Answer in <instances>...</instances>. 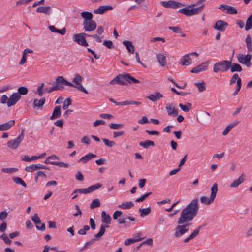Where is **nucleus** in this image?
<instances>
[{"label": "nucleus", "mask_w": 252, "mask_h": 252, "mask_svg": "<svg viewBox=\"0 0 252 252\" xmlns=\"http://www.w3.org/2000/svg\"><path fill=\"white\" fill-rule=\"evenodd\" d=\"M199 208L198 200L197 198L193 199L184 208L180 214L177 220V225L175 229L174 236L179 237L188 231L190 224L188 222L192 220L196 216Z\"/></svg>", "instance_id": "f257e3e1"}, {"label": "nucleus", "mask_w": 252, "mask_h": 252, "mask_svg": "<svg viewBox=\"0 0 252 252\" xmlns=\"http://www.w3.org/2000/svg\"><path fill=\"white\" fill-rule=\"evenodd\" d=\"M139 83L140 81L139 80L133 77L129 73L119 74L110 82V84L111 85L118 84L121 85H127L128 84Z\"/></svg>", "instance_id": "f03ea898"}, {"label": "nucleus", "mask_w": 252, "mask_h": 252, "mask_svg": "<svg viewBox=\"0 0 252 252\" xmlns=\"http://www.w3.org/2000/svg\"><path fill=\"white\" fill-rule=\"evenodd\" d=\"M55 85L51 87L49 89L45 88L43 89V92L50 93L53 91L57 90H62L64 89V86H73L72 83L67 81L64 77L62 76H58L55 80L54 83Z\"/></svg>", "instance_id": "7ed1b4c3"}, {"label": "nucleus", "mask_w": 252, "mask_h": 252, "mask_svg": "<svg viewBox=\"0 0 252 252\" xmlns=\"http://www.w3.org/2000/svg\"><path fill=\"white\" fill-rule=\"evenodd\" d=\"M231 66V60H223L214 64L213 71L215 73L219 72H226Z\"/></svg>", "instance_id": "20e7f679"}, {"label": "nucleus", "mask_w": 252, "mask_h": 252, "mask_svg": "<svg viewBox=\"0 0 252 252\" xmlns=\"http://www.w3.org/2000/svg\"><path fill=\"white\" fill-rule=\"evenodd\" d=\"M218 191V185L216 183L213 184L211 188V195L208 198L206 196H202L200 198V202L206 205H210L213 202L216 197L217 192Z\"/></svg>", "instance_id": "39448f33"}, {"label": "nucleus", "mask_w": 252, "mask_h": 252, "mask_svg": "<svg viewBox=\"0 0 252 252\" xmlns=\"http://www.w3.org/2000/svg\"><path fill=\"white\" fill-rule=\"evenodd\" d=\"M24 135V130L22 129L21 133L18 137L7 142V146L11 149H16L19 146L21 142L23 141Z\"/></svg>", "instance_id": "423d86ee"}, {"label": "nucleus", "mask_w": 252, "mask_h": 252, "mask_svg": "<svg viewBox=\"0 0 252 252\" xmlns=\"http://www.w3.org/2000/svg\"><path fill=\"white\" fill-rule=\"evenodd\" d=\"M102 186V184L97 183L96 184L92 185L87 188L76 189L74 190L73 193H79L82 194H88L100 188Z\"/></svg>", "instance_id": "0eeeda50"}, {"label": "nucleus", "mask_w": 252, "mask_h": 252, "mask_svg": "<svg viewBox=\"0 0 252 252\" xmlns=\"http://www.w3.org/2000/svg\"><path fill=\"white\" fill-rule=\"evenodd\" d=\"M237 59L239 63L245 64L247 67H250L252 65L251 60L252 59V56L248 54L244 55L239 53L237 55Z\"/></svg>", "instance_id": "6e6552de"}, {"label": "nucleus", "mask_w": 252, "mask_h": 252, "mask_svg": "<svg viewBox=\"0 0 252 252\" xmlns=\"http://www.w3.org/2000/svg\"><path fill=\"white\" fill-rule=\"evenodd\" d=\"M83 78L78 73H76L74 75V78L73 79L72 82L75 83L76 85L74 84L72 87L77 88L78 90L82 91L85 94H88L87 90L81 85Z\"/></svg>", "instance_id": "1a4fd4ad"}, {"label": "nucleus", "mask_w": 252, "mask_h": 252, "mask_svg": "<svg viewBox=\"0 0 252 252\" xmlns=\"http://www.w3.org/2000/svg\"><path fill=\"white\" fill-rule=\"evenodd\" d=\"M85 36H87V34L86 33H80L74 34L73 35V40L77 42L79 45L87 47L89 44L86 42Z\"/></svg>", "instance_id": "9d476101"}, {"label": "nucleus", "mask_w": 252, "mask_h": 252, "mask_svg": "<svg viewBox=\"0 0 252 252\" xmlns=\"http://www.w3.org/2000/svg\"><path fill=\"white\" fill-rule=\"evenodd\" d=\"M161 4L165 8L177 9L183 6L182 3L175 1H161Z\"/></svg>", "instance_id": "9b49d317"}, {"label": "nucleus", "mask_w": 252, "mask_h": 252, "mask_svg": "<svg viewBox=\"0 0 252 252\" xmlns=\"http://www.w3.org/2000/svg\"><path fill=\"white\" fill-rule=\"evenodd\" d=\"M96 23L92 20L85 22H83V29L85 31H93L96 28Z\"/></svg>", "instance_id": "f8f14e48"}, {"label": "nucleus", "mask_w": 252, "mask_h": 252, "mask_svg": "<svg viewBox=\"0 0 252 252\" xmlns=\"http://www.w3.org/2000/svg\"><path fill=\"white\" fill-rule=\"evenodd\" d=\"M21 95L17 93L12 94L9 97L7 102L8 107H11L16 104L20 99Z\"/></svg>", "instance_id": "ddd939ff"}, {"label": "nucleus", "mask_w": 252, "mask_h": 252, "mask_svg": "<svg viewBox=\"0 0 252 252\" xmlns=\"http://www.w3.org/2000/svg\"><path fill=\"white\" fill-rule=\"evenodd\" d=\"M195 6V4H192L189 5L188 7V8H184L179 9V12L180 13H182L187 16H191L192 15H194V11L193 10V8L190 9L192 7Z\"/></svg>", "instance_id": "4468645a"}, {"label": "nucleus", "mask_w": 252, "mask_h": 252, "mask_svg": "<svg viewBox=\"0 0 252 252\" xmlns=\"http://www.w3.org/2000/svg\"><path fill=\"white\" fill-rule=\"evenodd\" d=\"M228 26V24L227 22H225L223 20H218L217 21L215 25L214 28L220 31H224L226 28Z\"/></svg>", "instance_id": "2eb2a0df"}, {"label": "nucleus", "mask_w": 252, "mask_h": 252, "mask_svg": "<svg viewBox=\"0 0 252 252\" xmlns=\"http://www.w3.org/2000/svg\"><path fill=\"white\" fill-rule=\"evenodd\" d=\"M15 122L14 120H10L9 121L0 124V131H6L10 129L14 125Z\"/></svg>", "instance_id": "dca6fc26"}, {"label": "nucleus", "mask_w": 252, "mask_h": 252, "mask_svg": "<svg viewBox=\"0 0 252 252\" xmlns=\"http://www.w3.org/2000/svg\"><path fill=\"white\" fill-rule=\"evenodd\" d=\"M208 64L206 63H203L201 64L193 67L190 71L192 73H198L201 71L206 70L207 68Z\"/></svg>", "instance_id": "f3484780"}, {"label": "nucleus", "mask_w": 252, "mask_h": 252, "mask_svg": "<svg viewBox=\"0 0 252 252\" xmlns=\"http://www.w3.org/2000/svg\"><path fill=\"white\" fill-rule=\"evenodd\" d=\"M113 7L109 5H103L99 6L94 10V13L96 14H103L107 10H112Z\"/></svg>", "instance_id": "a211bd4d"}, {"label": "nucleus", "mask_w": 252, "mask_h": 252, "mask_svg": "<svg viewBox=\"0 0 252 252\" xmlns=\"http://www.w3.org/2000/svg\"><path fill=\"white\" fill-rule=\"evenodd\" d=\"M218 8L222 10H227L226 13L227 14H236L237 13V11L235 8L225 4L220 5Z\"/></svg>", "instance_id": "6ab92c4d"}, {"label": "nucleus", "mask_w": 252, "mask_h": 252, "mask_svg": "<svg viewBox=\"0 0 252 252\" xmlns=\"http://www.w3.org/2000/svg\"><path fill=\"white\" fill-rule=\"evenodd\" d=\"M163 97L162 94L159 92H155L153 94H150L147 97L148 99L152 101L156 102Z\"/></svg>", "instance_id": "aec40b11"}, {"label": "nucleus", "mask_w": 252, "mask_h": 252, "mask_svg": "<svg viewBox=\"0 0 252 252\" xmlns=\"http://www.w3.org/2000/svg\"><path fill=\"white\" fill-rule=\"evenodd\" d=\"M156 56L159 65L162 67L166 66L167 64L166 57L162 54H156Z\"/></svg>", "instance_id": "412c9836"}, {"label": "nucleus", "mask_w": 252, "mask_h": 252, "mask_svg": "<svg viewBox=\"0 0 252 252\" xmlns=\"http://www.w3.org/2000/svg\"><path fill=\"white\" fill-rule=\"evenodd\" d=\"M166 109L169 115L176 116L178 114V110L172 104H167L166 106Z\"/></svg>", "instance_id": "4be33fe9"}, {"label": "nucleus", "mask_w": 252, "mask_h": 252, "mask_svg": "<svg viewBox=\"0 0 252 252\" xmlns=\"http://www.w3.org/2000/svg\"><path fill=\"white\" fill-rule=\"evenodd\" d=\"M81 16L83 18V22H85L93 20V15L89 11H83L81 13Z\"/></svg>", "instance_id": "5701e85b"}, {"label": "nucleus", "mask_w": 252, "mask_h": 252, "mask_svg": "<svg viewBox=\"0 0 252 252\" xmlns=\"http://www.w3.org/2000/svg\"><path fill=\"white\" fill-rule=\"evenodd\" d=\"M184 58L181 60L180 64L183 66H188L191 64L192 60L189 57V54H186L183 56Z\"/></svg>", "instance_id": "b1692460"}, {"label": "nucleus", "mask_w": 252, "mask_h": 252, "mask_svg": "<svg viewBox=\"0 0 252 252\" xmlns=\"http://www.w3.org/2000/svg\"><path fill=\"white\" fill-rule=\"evenodd\" d=\"M61 115V106H57L54 108L52 115L50 116L51 120H54L59 118Z\"/></svg>", "instance_id": "393cba45"}, {"label": "nucleus", "mask_w": 252, "mask_h": 252, "mask_svg": "<svg viewBox=\"0 0 252 252\" xmlns=\"http://www.w3.org/2000/svg\"><path fill=\"white\" fill-rule=\"evenodd\" d=\"M51 9L49 6L43 7L39 6L36 9V12L40 13H44L46 15H49L50 14Z\"/></svg>", "instance_id": "a878e982"}, {"label": "nucleus", "mask_w": 252, "mask_h": 252, "mask_svg": "<svg viewBox=\"0 0 252 252\" xmlns=\"http://www.w3.org/2000/svg\"><path fill=\"white\" fill-rule=\"evenodd\" d=\"M244 174H242L239 178L235 180H234L231 184H230V186L231 188H236L240 184L242 183L244 181Z\"/></svg>", "instance_id": "bb28decb"}, {"label": "nucleus", "mask_w": 252, "mask_h": 252, "mask_svg": "<svg viewBox=\"0 0 252 252\" xmlns=\"http://www.w3.org/2000/svg\"><path fill=\"white\" fill-rule=\"evenodd\" d=\"M123 44L130 53L133 54L134 53V47L130 41L124 40L123 41Z\"/></svg>", "instance_id": "cd10ccee"}, {"label": "nucleus", "mask_w": 252, "mask_h": 252, "mask_svg": "<svg viewBox=\"0 0 252 252\" xmlns=\"http://www.w3.org/2000/svg\"><path fill=\"white\" fill-rule=\"evenodd\" d=\"M101 221L104 223L110 224L111 223V217L109 214H107L104 211H102L101 213Z\"/></svg>", "instance_id": "c85d7f7f"}, {"label": "nucleus", "mask_w": 252, "mask_h": 252, "mask_svg": "<svg viewBox=\"0 0 252 252\" xmlns=\"http://www.w3.org/2000/svg\"><path fill=\"white\" fill-rule=\"evenodd\" d=\"M209 116L210 114L209 113L207 112H202L199 115V120H198V121L201 123L207 122L209 119Z\"/></svg>", "instance_id": "c756f323"}, {"label": "nucleus", "mask_w": 252, "mask_h": 252, "mask_svg": "<svg viewBox=\"0 0 252 252\" xmlns=\"http://www.w3.org/2000/svg\"><path fill=\"white\" fill-rule=\"evenodd\" d=\"M46 101L45 98H42L39 100L34 99L33 102V105L34 107H41L45 104Z\"/></svg>", "instance_id": "7c9ffc66"}, {"label": "nucleus", "mask_w": 252, "mask_h": 252, "mask_svg": "<svg viewBox=\"0 0 252 252\" xmlns=\"http://www.w3.org/2000/svg\"><path fill=\"white\" fill-rule=\"evenodd\" d=\"M96 155L92 153H89L86 156L82 157L79 160V162H83V163H86L88 160L91 159L92 158H95Z\"/></svg>", "instance_id": "2f4dec72"}, {"label": "nucleus", "mask_w": 252, "mask_h": 252, "mask_svg": "<svg viewBox=\"0 0 252 252\" xmlns=\"http://www.w3.org/2000/svg\"><path fill=\"white\" fill-rule=\"evenodd\" d=\"M245 42L248 52H251L252 51V38L250 34L247 35Z\"/></svg>", "instance_id": "473e14b6"}, {"label": "nucleus", "mask_w": 252, "mask_h": 252, "mask_svg": "<svg viewBox=\"0 0 252 252\" xmlns=\"http://www.w3.org/2000/svg\"><path fill=\"white\" fill-rule=\"evenodd\" d=\"M134 204L132 201L124 202L119 205V208L122 209H129L133 207Z\"/></svg>", "instance_id": "72a5a7b5"}, {"label": "nucleus", "mask_w": 252, "mask_h": 252, "mask_svg": "<svg viewBox=\"0 0 252 252\" xmlns=\"http://www.w3.org/2000/svg\"><path fill=\"white\" fill-rule=\"evenodd\" d=\"M139 145L143 147L144 148L147 149L150 146H154L155 145V143L153 141L146 140L143 142H140Z\"/></svg>", "instance_id": "f704fd0d"}, {"label": "nucleus", "mask_w": 252, "mask_h": 252, "mask_svg": "<svg viewBox=\"0 0 252 252\" xmlns=\"http://www.w3.org/2000/svg\"><path fill=\"white\" fill-rule=\"evenodd\" d=\"M231 72L233 73L235 72H241L242 70L241 66L236 63H231V66L230 67Z\"/></svg>", "instance_id": "c9c22d12"}, {"label": "nucleus", "mask_w": 252, "mask_h": 252, "mask_svg": "<svg viewBox=\"0 0 252 252\" xmlns=\"http://www.w3.org/2000/svg\"><path fill=\"white\" fill-rule=\"evenodd\" d=\"M238 124L237 122L229 124L222 132L223 135H227L228 132Z\"/></svg>", "instance_id": "e433bc0d"}, {"label": "nucleus", "mask_w": 252, "mask_h": 252, "mask_svg": "<svg viewBox=\"0 0 252 252\" xmlns=\"http://www.w3.org/2000/svg\"><path fill=\"white\" fill-rule=\"evenodd\" d=\"M108 227H109L108 225H101L99 232L94 235V238H99L102 236L105 232V229Z\"/></svg>", "instance_id": "4c0bfd02"}, {"label": "nucleus", "mask_w": 252, "mask_h": 252, "mask_svg": "<svg viewBox=\"0 0 252 252\" xmlns=\"http://www.w3.org/2000/svg\"><path fill=\"white\" fill-rule=\"evenodd\" d=\"M179 106L183 111L186 112L189 111L192 108L191 104L190 103H187L185 105L182 103H179Z\"/></svg>", "instance_id": "58836bf2"}, {"label": "nucleus", "mask_w": 252, "mask_h": 252, "mask_svg": "<svg viewBox=\"0 0 252 252\" xmlns=\"http://www.w3.org/2000/svg\"><path fill=\"white\" fill-rule=\"evenodd\" d=\"M252 28V13L247 18L245 27V30L248 31Z\"/></svg>", "instance_id": "ea45409f"}, {"label": "nucleus", "mask_w": 252, "mask_h": 252, "mask_svg": "<svg viewBox=\"0 0 252 252\" xmlns=\"http://www.w3.org/2000/svg\"><path fill=\"white\" fill-rule=\"evenodd\" d=\"M139 212L140 213V217H143L150 213L151 212V209L150 207H148L147 208H139Z\"/></svg>", "instance_id": "a19ab883"}, {"label": "nucleus", "mask_w": 252, "mask_h": 252, "mask_svg": "<svg viewBox=\"0 0 252 252\" xmlns=\"http://www.w3.org/2000/svg\"><path fill=\"white\" fill-rule=\"evenodd\" d=\"M109 126L112 129H120L123 127V124L122 123L115 124L111 123L109 124Z\"/></svg>", "instance_id": "79ce46f5"}, {"label": "nucleus", "mask_w": 252, "mask_h": 252, "mask_svg": "<svg viewBox=\"0 0 252 252\" xmlns=\"http://www.w3.org/2000/svg\"><path fill=\"white\" fill-rule=\"evenodd\" d=\"M143 240V238H128L126 239L124 242L125 245H129L134 242H138Z\"/></svg>", "instance_id": "37998d69"}, {"label": "nucleus", "mask_w": 252, "mask_h": 252, "mask_svg": "<svg viewBox=\"0 0 252 252\" xmlns=\"http://www.w3.org/2000/svg\"><path fill=\"white\" fill-rule=\"evenodd\" d=\"M100 206V203L99 200L98 198L94 199L92 203L90 205L91 209H94V208L98 207Z\"/></svg>", "instance_id": "c03bdc74"}, {"label": "nucleus", "mask_w": 252, "mask_h": 252, "mask_svg": "<svg viewBox=\"0 0 252 252\" xmlns=\"http://www.w3.org/2000/svg\"><path fill=\"white\" fill-rule=\"evenodd\" d=\"M28 88L25 86H21L18 89V94L21 95H25L28 93Z\"/></svg>", "instance_id": "a18cd8bd"}, {"label": "nucleus", "mask_w": 252, "mask_h": 252, "mask_svg": "<svg viewBox=\"0 0 252 252\" xmlns=\"http://www.w3.org/2000/svg\"><path fill=\"white\" fill-rule=\"evenodd\" d=\"M13 181L16 183L21 185L23 187L26 188L27 185L23 180L19 177H15L13 178Z\"/></svg>", "instance_id": "49530a36"}, {"label": "nucleus", "mask_w": 252, "mask_h": 252, "mask_svg": "<svg viewBox=\"0 0 252 252\" xmlns=\"http://www.w3.org/2000/svg\"><path fill=\"white\" fill-rule=\"evenodd\" d=\"M195 85L197 87L199 92H203L206 89L205 84L204 82L201 83L196 82L195 83Z\"/></svg>", "instance_id": "de8ad7c7"}, {"label": "nucleus", "mask_w": 252, "mask_h": 252, "mask_svg": "<svg viewBox=\"0 0 252 252\" xmlns=\"http://www.w3.org/2000/svg\"><path fill=\"white\" fill-rule=\"evenodd\" d=\"M102 140L104 143L105 145L109 148L114 146L116 143L113 141H110L106 138H102Z\"/></svg>", "instance_id": "09e8293b"}, {"label": "nucleus", "mask_w": 252, "mask_h": 252, "mask_svg": "<svg viewBox=\"0 0 252 252\" xmlns=\"http://www.w3.org/2000/svg\"><path fill=\"white\" fill-rule=\"evenodd\" d=\"M71 104V99L70 98H67L63 102V110H66L68 107V106Z\"/></svg>", "instance_id": "8fccbe9b"}, {"label": "nucleus", "mask_w": 252, "mask_h": 252, "mask_svg": "<svg viewBox=\"0 0 252 252\" xmlns=\"http://www.w3.org/2000/svg\"><path fill=\"white\" fill-rule=\"evenodd\" d=\"M2 172L6 173H12L14 172L18 171L17 168H3L1 170Z\"/></svg>", "instance_id": "3c124183"}, {"label": "nucleus", "mask_w": 252, "mask_h": 252, "mask_svg": "<svg viewBox=\"0 0 252 252\" xmlns=\"http://www.w3.org/2000/svg\"><path fill=\"white\" fill-rule=\"evenodd\" d=\"M32 220L36 225L41 223V222L40 218L36 213L34 214V215L32 217Z\"/></svg>", "instance_id": "603ef678"}, {"label": "nucleus", "mask_w": 252, "mask_h": 252, "mask_svg": "<svg viewBox=\"0 0 252 252\" xmlns=\"http://www.w3.org/2000/svg\"><path fill=\"white\" fill-rule=\"evenodd\" d=\"M44 86V84L42 83L37 88V92L38 93V95L39 96L41 97L43 95V87Z\"/></svg>", "instance_id": "864d4df0"}, {"label": "nucleus", "mask_w": 252, "mask_h": 252, "mask_svg": "<svg viewBox=\"0 0 252 252\" xmlns=\"http://www.w3.org/2000/svg\"><path fill=\"white\" fill-rule=\"evenodd\" d=\"M51 164L54 165H57L60 167H64L65 168H68L69 167V165L67 163H65L63 162H52Z\"/></svg>", "instance_id": "5fc2aeb1"}, {"label": "nucleus", "mask_w": 252, "mask_h": 252, "mask_svg": "<svg viewBox=\"0 0 252 252\" xmlns=\"http://www.w3.org/2000/svg\"><path fill=\"white\" fill-rule=\"evenodd\" d=\"M0 238L4 241L6 244H10L11 243V241L9 239L5 233L2 234Z\"/></svg>", "instance_id": "6e6d98bb"}, {"label": "nucleus", "mask_w": 252, "mask_h": 252, "mask_svg": "<svg viewBox=\"0 0 252 252\" xmlns=\"http://www.w3.org/2000/svg\"><path fill=\"white\" fill-rule=\"evenodd\" d=\"M35 164L31 165L30 166H27L25 168V171L28 172H33L34 171L36 170V168L35 167Z\"/></svg>", "instance_id": "4d7b16f0"}, {"label": "nucleus", "mask_w": 252, "mask_h": 252, "mask_svg": "<svg viewBox=\"0 0 252 252\" xmlns=\"http://www.w3.org/2000/svg\"><path fill=\"white\" fill-rule=\"evenodd\" d=\"M152 244H153L152 239L148 238V239L142 242L141 244H140L139 246H137V248L139 249L143 245L146 244V245H152Z\"/></svg>", "instance_id": "13d9d810"}, {"label": "nucleus", "mask_w": 252, "mask_h": 252, "mask_svg": "<svg viewBox=\"0 0 252 252\" xmlns=\"http://www.w3.org/2000/svg\"><path fill=\"white\" fill-rule=\"evenodd\" d=\"M169 29L172 30L174 32L176 33H182V29L180 27H169Z\"/></svg>", "instance_id": "bf43d9fd"}, {"label": "nucleus", "mask_w": 252, "mask_h": 252, "mask_svg": "<svg viewBox=\"0 0 252 252\" xmlns=\"http://www.w3.org/2000/svg\"><path fill=\"white\" fill-rule=\"evenodd\" d=\"M151 194H152V192H148L146 194H145L141 196L140 197L137 198L135 200V202H142Z\"/></svg>", "instance_id": "052dcab7"}, {"label": "nucleus", "mask_w": 252, "mask_h": 252, "mask_svg": "<svg viewBox=\"0 0 252 252\" xmlns=\"http://www.w3.org/2000/svg\"><path fill=\"white\" fill-rule=\"evenodd\" d=\"M103 44L109 49H112L114 48V46L113 44V42L111 40H105L104 41Z\"/></svg>", "instance_id": "680f3d73"}, {"label": "nucleus", "mask_w": 252, "mask_h": 252, "mask_svg": "<svg viewBox=\"0 0 252 252\" xmlns=\"http://www.w3.org/2000/svg\"><path fill=\"white\" fill-rule=\"evenodd\" d=\"M237 78H238V74L237 73L234 74L230 80L229 84L231 85L235 83Z\"/></svg>", "instance_id": "e2e57ef3"}, {"label": "nucleus", "mask_w": 252, "mask_h": 252, "mask_svg": "<svg viewBox=\"0 0 252 252\" xmlns=\"http://www.w3.org/2000/svg\"><path fill=\"white\" fill-rule=\"evenodd\" d=\"M75 178L77 180L80 181H83L84 180V176L80 171H77L76 175Z\"/></svg>", "instance_id": "0e129e2a"}, {"label": "nucleus", "mask_w": 252, "mask_h": 252, "mask_svg": "<svg viewBox=\"0 0 252 252\" xmlns=\"http://www.w3.org/2000/svg\"><path fill=\"white\" fill-rule=\"evenodd\" d=\"M204 8V5H202L199 7L193 8L194 14L196 15L200 13Z\"/></svg>", "instance_id": "69168bd1"}, {"label": "nucleus", "mask_w": 252, "mask_h": 252, "mask_svg": "<svg viewBox=\"0 0 252 252\" xmlns=\"http://www.w3.org/2000/svg\"><path fill=\"white\" fill-rule=\"evenodd\" d=\"M123 214L121 211H116L113 215V218L114 220H117L119 217H120Z\"/></svg>", "instance_id": "338daca9"}, {"label": "nucleus", "mask_w": 252, "mask_h": 252, "mask_svg": "<svg viewBox=\"0 0 252 252\" xmlns=\"http://www.w3.org/2000/svg\"><path fill=\"white\" fill-rule=\"evenodd\" d=\"M7 227V223L5 221H3L2 223L0 225V231L3 232L5 231Z\"/></svg>", "instance_id": "774afa93"}]
</instances>
